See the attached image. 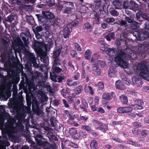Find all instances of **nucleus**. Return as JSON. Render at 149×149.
I'll return each mask as SVG.
<instances>
[{"instance_id": "1", "label": "nucleus", "mask_w": 149, "mask_h": 149, "mask_svg": "<svg viewBox=\"0 0 149 149\" xmlns=\"http://www.w3.org/2000/svg\"><path fill=\"white\" fill-rule=\"evenodd\" d=\"M24 118L19 119L15 127L12 125H10L7 128L6 134L9 140L15 143H19L21 139L17 134L19 132L22 133V135L26 138V139L29 138V132L28 128L26 127L24 129V127L22 123L24 122Z\"/></svg>"}, {"instance_id": "34", "label": "nucleus", "mask_w": 149, "mask_h": 149, "mask_svg": "<svg viewBox=\"0 0 149 149\" xmlns=\"http://www.w3.org/2000/svg\"><path fill=\"white\" fill-rule=\"evenodd\" d=\"M63 5H65V7H69V8L72 10L74 8V3L72 2H66V1H65V3Z\"/></svg>"}, {"instance_id": "8", "label": "nucleus", "mask_w": 149, "mask_h": 149, "mask_svg": "<svg viewBox=\"0 0 149 149\" xmlns=\"http://www.w3.org/2000/svg\"><path fill=\"white\" fill-rule=\"evenodd\" d=\"M40 103L36 100H34L32 103V110L36 115L39 116L42 113V111L39 108Z\"/></svg>"}, {"instance_id": "60", "label": "nucleus", "mask_w": 149, "mask_h": 149, "mask_svg": "<svg viewBox=\"0 0 149 149\" xmlns=\"http://www.w3.org/2000/svg\"><path fill=\"white\" fill-rule=\"evenodd\" d=\"M115 19L113 17L108 18L106 20V22L108 23H111L114 22Z\"/></svg>"}, {"instance_id": "14", "label": "nucleus", "mask_w": 149, "mask_h": 149, "mask_svg": "<svg viewBox=\"0 0 149 149\" xmlns=\"http://www.w3.org/2000/svg\"><path fill=\"white\" fill-rule=\"evenodd\" d=\"M40 57L42 62L44 63V65H48L49 63V58L47 53L45 52L39 54Z\"/></svg>"}, {"instance_id": "20", "label": "nucleus", "mask_w": 149, "mask_h": 149, "mask_svg": "<svg viewBox=\"0 0 149 149\" xmlns=\"http://www.w3.org/2000/svg\"><path fill=\"white\" fill-rule=\"evenodd\" d=\"M29 60L33 64V66L37 68L38 67V65L36 63V58L33 54L31 53L29 54Z\"/></svg>"}, {"instance_id": "27", "label": "nucleus", "mask_w": 149, "mask_h": 149, "mask_svg": "<svg viewBox=\"0 0 149 149\" xmlns=\"http://www.w3.org/2000/svg\"><path fill=\"white\" fill-rule=\"evenodd\" d=\"M120 101L123 104H125L128 102V100L127 96L124 95H123L119 96Z\"/></svg>"}, {"instance_id": "7", "label": "nucleus", "mask_w": 149, "mask_h": 149, "mask_svg": "<svg viewBox=\"0 0 149 149\" xmlns=\"http://www.w3.org/2000/svg\"><path fill=\"white\" fill-rule=\"evenodd\" d=\"M146 45L143 44L139 45L138 47L139 56H141L142 58H144L146 56V53L149 51L148 46H146Z\"/></svg>"}, {"instance_id": "22", "label": "nucleus", "mask_w": 149, "mask_h": 149, "mask_svg": "<svg viewBox=\"0 0 149 149\" xmlns=\"http://www.w3.org/2000/svg\"><path fill=\"white\" fill-rule=\"evenodd\" d=\"M135 102L136 103H138L137 106V108L139 109H143V106L144 105V102L141 100L136 99L135 100Z\"/></svg>"}, {"instance_id": "9", "label": "nucleus", "mask_w": 149, "mask_h": 149, "mask_svg": "<svg viewBox=\"0 0 149 149\" xmlns=\"http://www.w3.org/2000/svg\"><path fill=\"white\" fill-rule=\"evenodd\" d=\"M125 19L126 22L129 23H132L130 24L131 26H130V29L135 30L139 27V24L136 21H133V18L127 16L125 17Z\"/></svg>"}, {"instance_id": "21", "label": "nucleus", "mask_w": 149, "mask_h": 149, "mask_svg": "<svg viewBox=\"0 0 149 149\" xmlns=\"http://www.w3.org/2000/svg\"><path fill=\"white\" fill-rule=\"evenodd\" d=\"M90 146L91 149H98L97 142L95 140H92L90 143Z\"/></svg>"}, {"instance_id": "49", "label": "nucleus", "mask_w": 149, "mask_h": 149, "mask_svg": "<svg viewBox=\"0 0 149 149\" xmlns=\"http://www.w3.org/2000/svg\"><path fill=\"white\" fill-rule=\"evenodd\" d=\"M74 45L75 49L78 52H81L82 51V48L79 44L77 43H75Z\"/></svg>"}, {"instance_id": "45", "label": "nucleus", "mask_w": 149, "mask_h": 149, "mask_svg": "<svg viewBox=\"0 0 149 149\" xmlns=\"http://www.w3.org/2000/svg\"><path fill=\"white\" fill-rule=\"evenodd\" d=\"M81 136H82L84 138H86V135L85 134H83V135H82V134H79L77 132V133H76L75 134H74L73 137V138L75 139H78Z\"/></svg>"}, {"instance_id": "36", "label": "nucleus", "mask_w": 149, "mask_h": 149, "mask_svg": "<svg viewBox=\"0 0 149 149\" xmlns=\"http://www.w3.org/2000/svg\"><path fill=\"white\" fill-rule=\"evenodd\" d=\"M84 62H85L84 61H83L82 63V66L83 67V68L82 69V72H81V77L82 79H84L86 75V74L85 70L84 69V67L85 66Z\"/></svg>"}, {"instance_id": "33", "label": "nucleus", "mask_w": 149, "mask_h": 149, "mask_svg": "<svg viewBox=\"0 0 149 149\" xmlns=\"http://www.w3.org/2000/svg\"><path fill=\"white\" fill-rule=\"evenodd\" d=\"M108 129L107 125L106 124H103V125L102 126H100L98 130H101L103 132H105L107 131Z\"/></svg>"}, {"instance_id": "32", "label": "nucleus", "mask_w": 149, "mask_h": 149, "mask_svg": "<svg viewBox=\"0 0 149 149\" xmlns=\"http://www.w3.org/2000/svg\"><path fill=\"white\" fill-rule=\"evenodd\" d=\"M121 78L123 81H124L126 84L127 85H130L131 83V81L130 79L124 76H121Z\"/></svg>"}, {"instance_id": "56", "label": "nucleus", "mask_w": 149, "mask_h": 149, "mask_svg": "<svg viewBox=\"0 0 149 149\" xmlns=\"http://www.w3.org/2000/svg\"><path fill=\"white\" fill-rule=\"evenodd\" d=\"M92 69L93 71L94 72L95 70H98V66L97 65L96 63H92Z\"/></svg>"}, {"instance_id": "12", "label": "nucleus", "mask_w": 149, "mask_h": 149, "mask_svg": "<svg viewBox=\"0 0 149 149\" xmlns=\"http://www.w3.org/2000/svg\"><path fill=\"white\" fill-rule=\"evenodd\" d=\"M132 110V107H119L117 109V112L119 113L123 114L130 113Z\"/></svg>"}, {"instance_id": "58", "label": "nucleus", "mask_w": 149, "mask_h": 149, "mask_svg": "<svg viewBox=\"0 0 149 149\" xmlns=\"http://www.w3.org/2000/svg\"><path fill=\"white\" fill-rule=\"evenodd\" d=\"M101 2L100 1H97L95 2V6H94L95 9L97 10L101 6Z\"/></svg>"}, {"instance_id": "24", "label": "nucleus", "mask_w": 149, "mask_h": 149, "mask_svg": "<svg viewBox=\"0 0 149 149\" xmlns=\"http://www.w3.org/2000/svg\"><path fill=\"white\" fill-rule=\"evenodd\" d=\"M113 5L116 9H120L121 8L122 4L118 0H116L113 2Z\"/></svg>"}, {"instance_id": "53", "label": "nucleus", "mask_w": 149, "mask_h": 149, "mask_svg": "<svg viewBox=\"0 0 149 149\" xmlns=\"http://www.w3.org/2000/svg\"><path fill=\"white\" fill-rule=\"evenodd\" d=\"M15 42L17 45L16 47H18L19 46H21L22 45V41L21 40L19 39H16L15 41Z\"/></svg>"}, {"instance_id": "4", "label": "nucleus", "mask_w": 149, "mask_h": 149, "mask_svg": "<svg viewBox=\"0 0 149 149\" xmlns=\"http://www.w3.org/2000/svg\"><path fill=\"white\" fill-rule=\"evenodd\" d=\"M134 66V70L139 72V75L142 78L149 81V72L148 71V64L146 62L142 61L140 63L135 64Z\"/></svg>"}, {"instance_id": "61", "label": "nucleus", "mask_w": 149, "mask_h": 149, "mask_svg": "<svg viewBox=\"0 0 149 149\" xmlns=\"http://www.w3.org/2000/svg\"><path fill=\"white\" fill-rule=\"evenodd\" d=\"M59 62V60L58 59L56 58L55 59L53 63V66H58L60 64Z\"/></svg>"}, {"instance_id": "63", "label": "nucleus", "mask_w": 149, "mask_h": 149, "mask_svg": "<svg viewBox=\"0 0 149 149\" xmlns=\"http://www.w3.org/2000/svg\"><path fill=\"white\" fill-rule=\"evenodd\" d=\"M128 92L127 93L129 94H130L134 96H136L137 95V93L136 92L133 91L129 90H127Z\"/></svg>"}, {"instance_id": "48", "label": "nucleus", "mask_w": 149, "mask_h": 149, "mask_svg": "<svg viewBox=\"0 0 149 149\" xmlns=\"http://www.w3.org/2000/svg\"><path fill=\"white\" fill-rule=\"evenodd\" d=\"M50 121L51 125L53 127H55L56 126L57 123V120H55L54 117H52L50 118Z\"/></svg>"}, {"instance_id": "13", "label": "nucleus", "mask_w": 149, "mask_h": 149, "mask_svg": "<svg viewBox=\"0 0 149 149\" xmlns=\"http://www.w3.org/2000/svg\"><path fill=\"white\" fill-rule=\"evenodd\" d=\"M35 49L39 53V54L45 52L43 51L44 49V46L41 42H37L35 43L34 45Z\"/></svg>"}, {"instance_id": "64", "label": "nucleus", "mask_w": 149, "mask_h": 149, "mask_svg": "<svg viewBox=\"0 0 149 149\" xmlns=\"http://www.w3.org/2000/svg\"><path fill=\"white\" fill-rule=\"evenodd\" d=\"M130 4L135 8H138V5L136 4L134 1H131L130 2Z\"/></svg>"}, {"instance_id": "11", "label": "nucleus", "mask_w": 149, "mask_h": 149, "mask_svg": "<svg viewBox=\"0 0 149 149\" xmlns=\"http://www.w3.org/2000/svg\"><path fill=\"white\" fill-rule=\"evenodd\" d=\"M133 84L135 87H141V85L143 82L138 76H135L132 77V78Z\"/></svg>"}, {"instance_id": "43", "label": "nucleus", "mask_w": 149, "mask_h": 149, "mask_svg": "<svg viewBox=\"0 0 149 149\" xmlns=\"http://www.w3.org/2000/svg\"><path fill=\"white\" fill-rule=\"evenodd\" d=\"M23 107V104L22 101H19L17 103L16 107L17 110H19L20 109H22Z\"/></svg>"}, {"instance_id": "3", "label": "nucleus", "mask_w": 149, "mask_h": 149, "mask_svg": "<svg viewBox=\"0 0 149 149\" xmlns=\"http://www.w3.org/2000/svg\"><path fill=\"white\" fill-rule=\"evenodd\" d=\"M141 17L147 21L145 22L144 28L135 31L133 33L137 40L140 41L149 38V19L148 17L144 14H142Z\"/></svg>"}, {"instance_id": "57", "label": "nucleus", "mask_w": 149, "mask_h": 149, "mask_svg": "<svg viewBox=\"0 0 149 149\" xmlns=\"http://www.w3.org/2000/svg\"><path fill=\"white\" fill-rule=\"evenodd\" d=\"M108 45L105 43H102L100 46L101 49L102 51H104L107 47H108Z\"/></svg>"}, {"instance_id": "46", "label": "nucleus", "mask_w": 149, "mask_h": 149, "mask_svg": "<svg viewBox=\"0 0 149 149\" xmlns=\"http://www.w3.org/2000/svg\"><path fill=\"white\" fill-rule=\"evenodd\" d=\"M96 63L98 67H100L101 68L104 67L105 65V62L103 61H97V62Z\"/></svg>"}, {"instance_id": "59", "label": "nucleus", "mask_w": 149, "mask_h": 149, "mask_svg": "<svg viewBox=\"0 0 149 149\" xmlns=\"http://www.w3.org/2000/svg\"><path fill=\"white\" fill-rule=\"evenodd\" d=\"M68 117L69 118V120L68 121V124H72V123L70 122V120H73L74 119V116L72 115L71 113L70 115L68 116Z\"/></svg>"}, {"instance_id": "30", "label": "nucleus", "mask_w": 149, "mask_h": 149, "mask_svg": "<svg viewBox=\"0 0 149 149\" xmlns=\"http://www.w3.org/2000/svg\"><path fill=\"white\" fill-rule=\"evenodd\" d=\"M27 85L29 86V88L30 90L32 89L34 90L35 86V84L33 83V81H29L27 82Z\"/></svg>"}, {"instance_id": "25", "label": "nucleus", "mask_w": 149, "mask_h": 149, "mask_svg": "<svg viewBox=\"0 0 149 149\" xmlns=\"http://www.w3.org/2000/svg\"><path fill=\"white\" fill-rule=\"evenodd\" d=\"M83 90V86L82 85L78 86L76 88L75 93L77 95L80 94Z\"/></svg>"}, {"instance_id": "62", "label": "nucleus", "mask_w": 149, "mask_h": 149, "mask_svg": "<svg viewBox=\"0 0 149 149\" xmlns=\"http://www.w3.org/2000/svg\"><path fill=\"white\" fill-rule=\"evenodd\" d=\"M98 86L99 89L102 90L104 88V86L103 83L101 82H99L98 84Z\"/></svg>"}, {"instance_id": "51", "label": "nucleus", "mask_w": 149, "mask_h": 149, "mask_svg": "<svg viewBox=\"0 0 149 149\" xmlns=\"http://www.w3.org/2000/svg\"><path fill=\"white\" fill-rule=\"evenodd\" d=\"M36 16L38 19V21L40 22L43 23L44 22V19H45L42 16H40L39 14H36Z\"/></svg>"}, {"instance_id": "42", "label": "nucleus", "mask_w": 149, "mask_h": 149, "mask_svg": "<svg viewBox=\"0 0 149 149\" xmlns=\"http://www.w3.org/2000/svg\"><path fill=\"white\" fill-rule=\"evenodd\" d=\"M81 129L85 130L88 132H91L92 130L91 127L88 125H82L81 127Z\"/></svg>"}, {"instance_id": "39", "label": "nucleus", "mask_w": 149, "mask_h": 149, "mask_svg": "<svg viewBox=\"0 0 149 149\" xmlns=\"http://www.w3.org/2000/svg\"><path fill=\"white\" fill-rule=\"evenodd\" d=\"M40 99V103H43L47 101L48 97L45 95L42 94L41 95V97Z\"/></svg>"}, {"instance_id": "44", "label": "nucleus", "mask_w": 149, "mask_h": 149, "mask_svg": "<svg viewBox=\"0 0 149 149\" xmlns=\"http://www.w3.org/2000/svg\"><path fill=\"white\" fill-rule=\"evenodd\" d=\"M85 27L87 29L88 32L90 31L92 29L91 25L88 22H86L85 24Z\"/></svg>"}, {"instance_id": "17", "label": "nucleus", "mask_w": 149, "mask_h": 149, "mask_svg": "<svg viewBox=\"0 0 149 149\" xmlns=\"http://www.w3.org/2000/svg\"><path fill=\"white\" fill-rule=\"evenodd\" d=\"M46 40L48 42L46 44V46H44V49L47 50V49H49L53 47V42L52 39L49 38H46Z\"/></svg>"}, {"instance_id": "41", "label": "nucleus", "mask_w": 149, "mask_h": 149, "mask_svg": "<svg viewBox=\"0 0 149 149\" xmlns=\"http://www.w3.org/2000/svg\"><path fill=\"white\" fill-rule=\"evenodd\" d=\"M52 132V131H51L50 132H48L47 134V136L49 139H52L56 140V138L55 136L53 134Z\"/></svg>"}, {"instance_id": "10", "label": "nucleus", "mask_w": 149, "mask_h": 149, "mask_svg": "<svg viewBox=\"0 0 149 149\" xmlns=\"http://www.w3.org/2000/svg\"><path fill=\"white\" fill-rule=\"evenodd\" d=\"M26 33H21V36H23L22 38L25 44L29 43V38L31 36V33L28 29H26Z\"/></svg>"}, {"instance_id": "52", "label": "nucleus", "mask_w": 149, "mask_h": 149, "mask_svg": "<svg viewBox=\"0 0 149 149\" xmlns=\"http://www.w3.org/2000/svg\"><path fill=\"white\" fill-rule=\"evenodd\" d=\"M69 7L65 6L63 8L64 10V12L65 13L70 14L72 10Z\"/></svg>"}, {"instance_id": "54", "label": "nucleus", "mask_w": 149, "mask_h": 149, "mask_svg": "<svg viewBox=\"0 0 149 149\" xmlns=\"http://www.w3.org/2000/svg\"><path fill=\"white\" fill-rule=\"evenodd\" d=\"M27 108H28V112L29 113H30L31 112V100H27Z\"/></svg>"}, {"instance_id": "16", "label": "nucleus", "mask_w": 149, "mask_h": 149, "mask_svg": "<svg viewBox=\"0 0 149 149\" xmlns=\"http://www.w3.org/2000/svg\"><path fill=\"white\" fill-rule=\"evenodd\" d=\"M115 95V93L113 92L110 93H104L102 95V98L104 100L110 101Z\"/></svg>"}, {"instance_id": "37", "label": "nucleus", "mask_w": 149, "mask_h": 149, "mask_svg": "<svg viewBox=\"0 0 149 149\" xmlns=\"http://www.w3.org/2000/svg\"><path fill=\"white\" fill-rule=\"evenodd\" d=\"M41 77V74L39 72H35L33 75L32 77L33 79H35L37 80L39 79Z\"/></svg>"}, {"instance_id": "26", "label": "nucleus", "mask_w": 149, "mask_h": 149, "mask_svg": "<svg viewBox=\"0 0 149 149\" xmlns=\"http://www.w3.org/2000/svg\"><path fill=\"white\" fill-rule=\"evenodd\" d=\"M94 17L93 18V20L97 24H100V17L98 15V13L96 12L94 14Z\"/></svg>"}, {"instance_id": "5", "label": "nucleus", "mask_w": 149, "mask_h": 149, "mask_svg": "<svg viewBox=\"0 0 149 149\" xmlns=\"http://www.w3.org/2000/svg\"><path fill=\"white\" fill-rule=\"evenodd\" d=\"M52 72H50V77L51 79L54 82H61L64 79L63 76H60L57 75L56 73L60 72L62 69L57 67L53 66L52 68Z\"/></svg>"}, {"instance_id": "2", "label": "nucleus", "mask_w": 149, "mask_h": 149, "mask_svg": "<svg viewBox=\"0 0 149 149\" xmlns=\"http://www.w3.org/2000/svg\"><path fill=\"white\" fill-rule=\"evenodd\" d=\"M127 51H129L130 50L129 49H126V50H123L118 49L117 52V54L116 55L115 51L114 48H108L106 50L105 53L110 57L112 58L114 56H115L114 57V61L116 63L117 65L120 66L124 68V70L125 72H127V70L129 69V65L125 61V58L126 56L128 55L130 57L134 56V54H133L132 51H131L132 53H129L128 54Z\"/></svg>"}, {"instance_id": "47", "label": "nucleus", "mask_w": 149, "mask_h": 149, "mask_svg": "<svg viewBox=\"0 0 149 149\" xmlns=\"http://www.w3.org/2000/svg\"><path fill=\"white\" fill-rule=\"evenodd\" d=\"M46 2L47 4L50 7L54 6L55 4L54 0H46Z\"/></svg>"}, {"instance_id": "28", "label": "nucleus", "mask_w": 149, "mask_h": 149, "mask_svg": "<svg viewBox=\"0 0 149 149\" xmlns=\"http://www.w3.org/2000/svg\"><path fill=\"white\" fill-rule=\"evenodd\" d=\"M116 71L115 69L112 68L110 67V68L108 71V76L109 77H112L115 74Z\"/></svg>"}, {"instance_id": "23", "label": "nucleus", "mask_w": 149, "mask_h": 149, "mask_svg": "<svg viewBox=\"0 0 149 149\" xmlns=\"http://www.w3.org/2000/svg\"><path fill=\"white\" fill-rule=\"evenodd\" d=\"M93 123L95 126V129L98 130L100 126H102L103 125V123L99 122L95 120H93Z\"/></svg>"}, {"instance_id": "6", "label": "nucleus", "mask_w": 149, "mask_h": 149, "mask_svg": "<svg viewBox=\"0 0 149 149\" xmlns=\"http://www.w3.org/2000/svg\"><path fill=\"white\" fill-rule=\"evenodd\" d=\"M35 140L38 146L44 147V149H51V146L49 143L47 141H43L42 140L44 139L43 137L40 134H37L35 137ZM52 149H56L52 148Z\"/></svg>"}, {"instance_id": "29", "label": "nucleus", "mask_w": 149, "mask_h": 149, "mask_svg": "<svg viewBox=\"0 0 149 149\" xmlns=\"http://www.w3.org/2000/svg\"><path fill=\"white\" fill-rule=\"evenodd\" d=\"M100 58V56L97 54H94L93 55L91 62L92 63H97V60Z\"/></svg>"}, {"instance_id": "38", "label": "nucleus", "mask_w": 149, "mask_h": 149, "mask_svg": "<svg viewBox=\"0 0 149 149\" xmlns=\"http://www.w3.org/2000/svg\"><path fill=\"white\" fill-rule=\"evenodd\" d=\"M114 35V33H109L106 36L105 38L107 41H110L111 39H113Z\"/></svg>"}, {"instance_id": "19", "label": "nucleus", "mask_w": 149, "mask_h": 149, "mask_svg": "<svg viewBox=\"0 0 149 149\" xmlns=\"http://www.w3.org/2000/svg\"><path fill=\"white\" fill-rule=\"evenodd\" d=\"M42 14L44 17L49 19H52L54 17V15L49 11H42Z\"/></svg>"}, {"instance_id": "55", "label": "nucleus", "mask_w": 149, "mask_h": 149, "mask_svg": "<svg viewBox=\"0 0 149 149\" xmlns=\"http://www.w3.org/2000/svg\"><path fill=\"white\" fill-rule=\"evenodd\" d=\"M45 87L47 88V91L52 93H53L52 88L48 84L46 85Z\"/></svg>"}, {"instance_id": "50", "label": "nucleus", "mask_w": 149, "mask_h": 149, "mask_svg": "<svg viewBox=\"0 0 149 149\" xmlns=\"http://www.w3.org/2000/svg\"><path fill=\"white\" fill-rule=\"evenodd\" d=\"M110 13L111 15L116 17L119 15V13L116 10H112L110 11Z\"/></svg>"}, {"instance_id": "35", "label": "nucleus", "mask_w": 149, "mask_h": 149, "mask_svg": "<svg viewBox=\"0 0 149 149\" xmlns=\"http://www.w3.org/2000/svg\"><path fill=\"white\" fill-rule=\"evenodd\" d=\"M116 88L118 89H121L122 88V82L120 80H118L115 83Z\"/></svg>"}, {"instance_id": "40", "label": "nucleus", "mask_w": 149, "mask_h": 149, "mask_svg": "<svg viewBox=\"0 0 149 149\" xmlns=\"http://www.w3.org/2000/svg\"><path fill=\"white\" fill-rule=\"evenodd\" d=\"M69 132L70 134L73 137V136L77 133V130L75 128H72L70 129Z\"/></svg>"}, {"instance_id": "31", "label": "nucleus", "mask_w": 149, "mask_h": 149, "mask_svg": "<svg viewBox=\"0 0 149 149\" xmlns=\"http://www.w3.org/2000/svg\"><path fill=\"white\" fill-rule=\"evenodd\" d=\"M91 54V52L90 49H87L85 52L84 56L86 59L87 60H89L90 58Z\"/></svg>"}, {"instance_id": "15", "label": "nucleus", "mask_w": 149, "mask_h": 149, "mask_svg": "<svg viewBox=\"0 0 149 149\" xmlns=\"http://www.w3.org/2000/svg\"><path fill=\"white\" fill-rule=\"evenodd\" d=\"M62 47L60 45H56V46L54 52H53V56L54 58L58 57L61 51Z\"/></svg>"}, {"instance_id": "18", "label": "nucleus", "mask_w": 149, "mask_h": 149, "mask_svg": "<svg viewBox=\"0 0 149 149\" xmlns=\"http://www.w3.org/2000/svg\"><path fill=\"white\" fill-rule=\"evenodd\" d=\"M69 25L65 26L63 30V35L64 38H67L69 37L70 32V29L68 27Z\"/></svg>"}]
</instances>
